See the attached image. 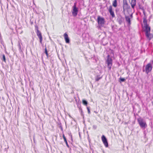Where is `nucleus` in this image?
Listing matches in <instances>:
<instances>
[{
	"mask_svg": "<svg viewBox=\"0 0 153 153\" xmlns=\"http://www.w3.org/2000/svg\"><path fill=\"white\" fill-rule=\"evenodd\" d=\"M97 21L98 23L97 27L98 29H100L104 26L105 22V19L103 17L99 16H97Z\"/></svg>",
	"mask_w": 153,
	"mask_h": 153,
	"instance_id": "1",
	"label": "nucleus"
},
{
	"mask_svg": "<svg viewBox=\"0 0 153 153\" xmlns=\"http://www.w3.org/2000/svg\"><path fill=\"white\" fill-rule=\"evenodd\" d=\"M143 23L144 24V27L145 28L144 31L145 32V34L150 32L151 30L150 27L148 25L147 21L146 19L144 18L143 19Z\"/></svg>",
	"mask_w": 153,
	"mask_h": 153,
	"instance_id": "2",
	"label": "nucleus"
},
{
	"mask_svg": "<svg viewBox=\"0 0 153 153\" xmlns=\"http://www.w3.org/2000/svg\"><path fill=\"white\" fill-rule=\"evenodd\" d=\"M106 62L107 64L108 68V70H110L112 65V60L111 58L110 57L109 55L107 56Z\"/></svg>",
	"mask_w": 153,
	"mask_h": 153,
	"instance_id": "3",
	"label": "nucleus"
},
{
	"mask_svg": "<svg viewBox=\"0 0 153 153\" xmlns=\"http://www.w3.org/2000/svg\"><path fill=\"white\" fill-rule=\"evenodd\" d=\"M137 120L141 128H145L147 126L146 122L144 121L141 118H139L137 119Z\"/></svg>",
	"mask_w": 153,
	"mask_h": 153,
	"instance_id": "4",
	"label": "nucleus"
},
{
	"mask_svg": "<svg viewBox=\"0 0 153 153\" xmlns=\"http://www.w3.org/2000/svg\"><path fill=\"white\" fill-rule=\"evenodd\" d=\"M123 12L125 15V11L130 7V6L128 4L127 0H123Z\"/></svg>",
	"mask_w": 153,
	"mask_h": 153,
	"instance_id": "5",
	"label": "nucleus"
},
{
	"mask_svg": "<svg viewBox=\"0 0 153 153\" xmlns=\"http://www.w3.org/2000/svg\"><path fill=\"white\" fill-rule=\"evenodd\" d=\"M73 11L72 12V14L74 16H76L78 13V9L76 7V3H75L73 7Z\"/></svg>",
	"mask_w": 153,
	"mask_h": 153,
	"instance_id": "6",
	"label": "nucleus"
},
{
	"mask_svg": "<svg viewBox=\"0 0 153 153\" xmlns=\"http://www.w3.org/2000/svg\"><path fill=\"white\" fill-rule=\"evenodd\" d=\"M152 69V64L149 63L146 66L145 72L147 74H148L151 71Z\"/></svg>",
	"mask_w": 153,
	"mask_h": 153,
	"instance_id": "7",
	"label": "nucleus"
},
{
	"mask_svg": "<svg viewBox=\"0 0 153 153\" xmlns=\"http://www.w3.org/2000/svg\"><path fill=\"white\" fill-rule=\"evenodd\" d=\"M102 141L105 146L107 148L108 146V143L106 138L104 135H102L101 137Z\"/></svg>",
	"mask_w": 153,
	"mask_h": 153,
	"instance_id": "8",
	"label": "nucleus"
},
{
	"mask_svg": "<svg viewBox=\"0 0 153 153\" xmlns=\"http://www.w3.org/2000/svg\"><path fill=\"white\" fill-rule=\"evenodd\" d=\"M37 31H36V34L38 36V37L39 38V40H40V42L41 43H42V34L41 32L39 30L38 27H37Z\"/></svg>",
	"mask_w": 153,
	"mask_h": 153,
	"instance_id": "9",
	"label": "nucleus"
},
{
	"mask_svg": "<svg viewBox=\"0 0 153 153\" xmlns=\"http://www.w3.org/2000/svg\"><path fill=\"white\" fill-rule=\"evenodd\" d=\"M117 21L118 22L119 24L121 25L124 21V18L121 16H119L117 19Z\"/></svg>",
	"mask_w": 153,
	"mask_h": 153,
	"instance_id": "10",
	"label": "nucleus"
},
{
	"mask_svg": "<svg viewBox=\"0 0 153 153\" xmlns=\"http://www.w3.org/2000/svg\"><path fill=\"white\" fill-rule=\"evenodd\" d=\"M64 36L66 42L69 43L70 42V39L67 34L65 33L64 34Z\"/></svg>",
	"mask_w": 153,
	"mask_h": 153,
	"instance_id": "11",
	"label": "nucleus"
},
{
	"mask_svg": "<svg viewBox=\"0 0 153 153\" xmlns=\"http://www.w3.org/2000/svg\"><path fill=\"white\" fill-rule=\"evenodd\" d=\"M109 12L112 18H114L115 17V15L114 13V12L112 10V7L111 6H110L109 7Z\"/></svg>",
	"mask_w": 153,
	"mask_h": 153,
	"instance_id": "12",
	"label": "nucleus"
},
{
	"mask_svg": "<svg viewBox=\"0 0 153 153\" xmlns=\"http://www.w3.org/2000/svg\"><path fill=\"white\" fill-rule=\"evenodd\" d=\"M145 35L147 38L149 40H150L153 37V34L151 33L150 32H149L145 34Z\"/></svg>",
	"mask_w": 153,
	"mask_h": 153,
	"instance_id": "13",
	"label": "nucleus"
},
{
	"mask_svg": "<svg viewBox=\"0 0 153 153\" xmlns=\"http://www.w3.org/2000/svg\"><path fill=\"white\" fill-rule=\"evenodd\" d=\"M125 18L126 21L128 22L129 25L131 24V21L130 18L129 16H125Z\"/></svg>",
	"mask_w": 153,
	"mask_h": 153,
	"instance_id": "14",
	"label": "nucleus"
},
{
	"mask_svg": "<svg viewBox=\"0 0 153 153\" xmlns=\"http://www.w3.org/2000/svg\"><path fill=\"white\" fill-rule=\"evenodd\" d=\"M130 4L132 8L134 9L136 4V0H131Z\"/></svg>",
	"mask_w": 153,
	"mask_h": 153,
	"instance_id": "15",
	"label": "nucleus"
},
{
	"mask_svg": "<svg viewBox=\"0 0 153 153\" xmlns=\"http://www.w3.org/2000/svg\"><path fill=\"white\" fill-rule=\"evenodd\" d=\"M102 76H100L99 75H97L95 77V80L96 81H98L102 78Z\"/></svg>",
	"mask_w": 153,
	"mask_h": 153,
	"instance_id": "16",
	"label": "nucleus"
},
{
	"mask_svg": "<svg viewBox=\"0 0 153 153\" xmlns=\"http://www.w3.org/2000/svg\"><path fill=\"white\" fill-rule=\"evenodd\" d=\"M78 108L79 109L81 116L83 118H84V114L83 112L82 108L81 107V106H78Z\"/></svg>",
	"mask_w": 153,
	"mask_h": 153,
	"instance_id": "17",
	"label": "nucleus"
},
{
	"mask_svg": "<svg viewBox=\"0 0 153 153\" xmlns=\"http://www.w3.org/2000/svg\"><path fill=\"white\" fill-rule=\"evenodd\" d=\"M21 42V41H19L18 42V47L19 49V51L20 52H22V50L21 48V47L20 44V43Z\"/></svg>",
	"mask_w": 153,
	"mask_h": 153,
	"instance_id": "18",
	"label": "nucleus"
},
{
	"mask_svg": "<svg viewBox=\"0 0 153 153\" xmlns=\"http://www.w3.org/2000/svg\"><path fill=\"white\" fill-rule=\"evenodd\" d=\"M63 138L64 139V141L66 143L67 146L69 148V146L68 143L66 139L64 134H63Z\"/></svg>",
	"mask_w": 153,
	"mask_h": 153,
	"instance_id": "19",
	"label": "nucleus"
},
{
	"mask_svg": "<svg viewBox=\"0 0 153 153\" xmlns=\"http://www.w3.org/2000/svg\"><path fill=\"white\" fill-rule=\"evenodd\" d=\"M113 6L114 7H116L117 6V0H114L112 4Z\"/></svg>",
	"mask_w": 153,
	"mask_h": 153,
	"instance_id": "20",
	"label": "nucleus"
},
{
	"mask_svg": "<svg viewBox=\"0 0 153 153\" xmlns=\"http://www.w3.org/2000/svg\"><path fill=\"white\" fill-rule=\"evenodd\" d=\"M82 103L84 105H87L88 103L85 100H82Z\"/></svg>",
	"mask_w": 153,
	"mask_h": 153,
	"instance_id": "21",
	"label": "nucleus"
},
{
	"mask_svg": "<svg viewBox=\"0 0 153 153\" xmlns=\"http://www.w3.org/2000/svg\"><path fill=\"white\" fill-rule=\"evenodd\" d=\"M45 53L46 54V56H48V54L46 48H45Z\"/></svg>",
	"mask_w": 153,
	"mask_h": 153,
	"instance_id": "22",
	"label": "nucleus"
},
{
	"mask_svg": "<svg viewBox=\"0 0 153 153\" xmlns=\"http://www.w3.org/2000/svg\"><path fill=\"white\" fill-rule=\"evenodd\" d=\"M87 108L88 110V114H90V107H87Z\"/></svg>",
	"mask_w": 153,
	"mask_h": 153,
	"instance_id": "23",
	"label": "nucleus"
},
{
	"mask_svg": "<svg viewBox=\"0 0 153 153\" xmlns=\"http://www.w3.org/2000/svg\"><path fill=\"white\" fill-rule=\"evenodd\" d=\"M3 60L4 62H6V59L5 55L3 54L2 56Z\"/></svg>",
	"mask_w": 153,
	"mask_h": 153,
	"instance_id": "24",
	"label": "nucleus"
},
{
	"mask_svg": "<svg viewBox=\"0 0 153 153\" xmlns=\"http://www.w3.org/2000/svg\"><path fill=\"white\" fill-rule=\"evenodd\" d=\"M120 81L122 82H124L125 80V79L124 78H120Z\"/></svg>",
	"mask_w": 153,
	"mask_h": 153,
	"instance_id": "25",
	"label": "nucleus"
},
{
	"mask_svg": "<svg viewBox=\"0 0 153 153\" xmlns=\"http://www.w3.org/2000/svg\"><path fill=\"white\" fill-rule=\"evenodd\" d=\"M139 8L140 9H141V10H144V7H143L140 6V5H139Z\"/></svg>",
	"mask_w": 153,
	"mask_h": 153,
	"instance_id": "26",
	"label": "nucleus"
},
{
	"mask_svg": "<svg viewBox=\"0 0 153 153\" xmlns=\"http://www.w3.org/2000/svg\"><path fill=\"white\" fill-rule=\"evenodd\" d=\"M93 127L94 129H96L97 128V126H96L94 125Z\"/></svg>",
	"mask_w": 153,
	"mask_h": 153,
	"instance_id": "27",
	"label": "nucleus"
},
{
	"mask_svg": "<svg viewBox=\"0 0 153 153\" xmlns=\"http://www.w3.org/2000/svg\"><path fill=\"white\" fill-rule=\"evenodd\" d=\"M60 128H61L62 129V126H60Z\"/></svg>",
	"mask_w": 153,
	"mask_h": 153,
	"instance_id": "28",
	"label": "nucleus"
},
{
	"mask_svg": "<svg viewBox=\"0 0 153 153\" xmlns=\"http://www.w3.org/2000/svg\"><path fill=\"white\" fill-rule=\"evenodd\" d=\"M130 16L131 17V18H132V14H131V15H130Z\"/></svg>",
	"mask_w": 153,
	"mask_h": 153,
	"instance_id": "29",
	"label": "nucleus"
},
{
	"mask_svg": "<svg viewBox=\"0 0 153 153\" xmlns=\"http://www.w3.org/2000/svg\"><path fill=\"white\" fill-rule=\"evenodd\" d=\"M143 72H144L145 71V70H144L143 69Z\"/></svg>",
	"mask_w": 153,
	"mask_h": 153,
	"instance_id": "30",
	"label": "nucleus"
},
{
	"mask_svg": "<svg viewBox=\"0 0 153 153\" xmlns=\"http://www.w3.org/2000/svg\"><path fill=\"white\" fill-rule=\"evenodd\" d=\"M33 22H31V24H33Z\"/></svg>",
	"mask_w": 153,
	"mask_h": 153,
	"instance_id": "31",
	"label": "nucleus"
},
{
	"mask_svg": "<svg viewBox=\"0 0 153 153\" xmlns=\"http://www.w3.org/2000/svg\"><path fill=\"white\" fill-rule=\"evenodd\" d=\"M133 106V108H134V106Z\"/></svg>",
	"mask_w": 153,
	"mask_h": 153,
	"instance_id": "32",
	"label": "nucleus"
},
{
	"mask_svg": "<svg viewBox=\"0 0 153 153\" xmlns=\"http://www.w3.org/2000/svg\"><path fill=\"white\" fill-rule=\"evenodd\" d=\"M94 112L95 113H97V112H95V111H94Z\"/></svg>",
	"mask_w": 153,
	"mask_h": 153,
	"instance_id": "33",
	"label": "nucleus"
}]
</instances>
